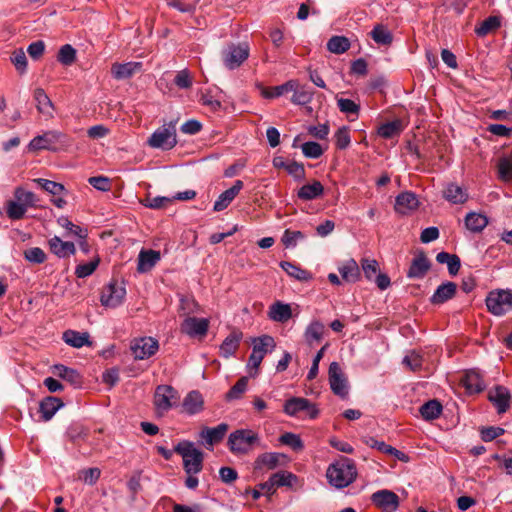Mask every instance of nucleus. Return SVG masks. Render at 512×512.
Returning a JSON list of instances; mask_svg holds the SVG:
<instances>
[{
  "label": "nucleus",
  "instance_id": "nucleus-40",
  "mask_svg": "<svg viewBox=\"0 0 512 512\" xmlns=\"http://www.w3.org/2000/svg\"><path fill=\"white\" fill-rule=\"evenodd\" d=\"M436 261L440 264H446L449 274L452 276H455L461 267L460 258L456 254H450L444 251L436 255Z\"/></svg>",
  "mask_w": 512,
  "mask_h": 512
},
{
  "label": "nucleus",
  "instance_id": "nucleus-26",
  "mask_svg": "<svg viewBox=\"0 0 512 512\" xmlns=\"http://www.w3.org/2000/svg\"><path fill=\"white\" fill-rule=\"evenodd\" d=\"M64 405L60 398L47 396L39 404V412L43 421H49Z\"/></svg>",
  "mask_w": 512,
  "mask_h": 512
},
{
  "label": "nucleus",
  "instance_id": "nucleus-44",
  "mask_svg": "<svg viewBox=\"0 0 512 512\" xmlns=\"http://www.w3.org/2000/svg\"><path fill=\"white\" fill-rule=\"evenodd\" d=\"M403 130L402 122L399 119H396L391 122L384 123L379 126L377 133L379 136L385 139L392 138L394 136L400 135Z\"/></svg>",
  "mask_w": 512,
  "mask_h": 512
},
{
  "label": "nucleus",
  "instance_id": "nucleus-8",
  "mask_svg": "<svg viewBox=\"0 0 512 512\" xmlns=\"http://www.w3.org/2000/svg\"><path fill=\"white\" fill-rule=\"evenodd\" d=\"M125 296L126 289L124 285L113 280L102 291L100 301L105 307L115 308L122 304Z\"/></svg>",
  "mask_w": 512,
  "mask_h": 512
},
{
  "label": "nucleus",
  "instance_id": "nucleus-33",
  "mask_svg": "<svg viewBox=\"0 0 512 512\" xmlns=\"http://www.w3.org/2000/svg\"><path fill=\"white\" fill-rule=\"evenodd\" d=\"M242 338V333L233 331L222 342L220 346V355L224 358L232 356L239 347Z\"/></svg>",
  "mask_w": 512,
  "mask_h": 512
},
{
  "label": "nucleus",
  "instance_id": "nucleus-10",
  "mask_svg": "<svg viewBox=\"0 0 512 512\" xmlns=\"http://www.w3.org/2000/svg\"><path fill=\"white\" fill-rule=\"evenodd\" d=\"M209 323L207 318L188 316L180 324V332L190 338H203L207 335Z\"/></svg>",
  "mask_w": 512,
  "mask_h": 512
},
{
  "label": "nucleus",
  "instance_id": "nucleus-13",
  "mask_svg": "<svg viewBox=\"0 0 512 512\" xmlns=\"http://www.w3.org/2000/svg\"><path fill=\"white\" fill-rule=\"evenodd\" d=\"M306 410L311 419H315L319 414V410L308 399L302 397H292L286 400L283 406V411L289 416H295Z\"/></svg>",
  "mask_w": 512,
  "mask_h": 512
},
{
  "label": "nucleus",
  "instance_id": "nucleus-3",
  "mask_svg": "<svg viewBox=\"0 0 512 512\" xmlns=\"http://www.w3.org/2000/svg\"><path fill=\"white\" fill-rule=\"evenodd\" d=\"M174 451L182 456L183 467L187 474H198L202 471L204 453L197 449L193 442L183 440L174 447Z\"/></svg>",
  "mask_w": 512,
  "mask_h": 512
},
{
  "label": "nucleus",
  "instance_id": "nucleus-60",
  "mask_svg": "<svg viewBox=\"0 0 512 512\" xmlns=\"http://www.w3.org/2000/svg\"><path fill=\"white\" fill-rule=\"evenodd\" d=\"M279 441L282 444L287 445L296 451H300L304 448V444L301 438L298 435L291 432H286L282 434L279 438Z\"/></svg>",
  "mask_w": 512,
  "mask_h": 512
},
{
  "label": "nucleus",
  "instance_id": "nucleus-38",
  "mask_svg": "<svg viewBox=\"0 0 512 512\" xmlns=\"http://www.w3.org/2000/svg\"><path fill=\"white\" fill-rule=\"evenodd\" d=\"M338 271L342 279L346 282L354 283L360 278V269L354 259L345 261L341 266L338 267Z\"/></svg>",
  "mask_w": 512,
  "mask_h": 512
},
{
  "label": "nucleus",
  "instance_id": "nucleus-12",
  "mask_svg": "<svg viewBox=\"0 0 512 512\" xmlns=\"http://www.w3.org/2000/svg\"><path fill=\"white\" fill-rule=\"evenodd\" d=\"M179 400L176 389L170 385H159L154 394V405L157 410L168 411Z\"/></svg>",
  "mask_w": 512,
  "mask_h": 512
},
{
  "label": "nucleus",
  "instance_id": "nucleus-42",
  "mask_svg": "<svg viewBox=\"0 0 512 512\" xmlns=\"http://www.w3.org/2000/svg\"><path fill=\"white\" fill-rule=\"evenodd\" d=\"M371 38L378 45L389 46L393 41V35L383 24H376L370 32Z\"/></svg>",
  "mask_w": 512,
  "mask_h": 512
},
{
  "label": "nucleus",
  "instance_id": "nucleus-23",
  "mask_svg": "<svg viewBox=\"0 0 512 512\" xmlns=\"http://www.w3.org/2000/svg\"><path fill=\"white\" fill-rule=\"evenodd\" d=\"M52 372L55 376L67 381L76 388L81 387L83 383V379L80 373L77 370L67 367L65 365H54L52 367Z\"/></svg>",
  "mask_w": 512,
  "mask_h": 512
},
{
  "label": "nucleus",
  "instance_id": "nucleus-11",
  "mask_svg": "<svg viewBox=\"0 0 512 512\" xmlns=\"http://www.w3.org/2000/svg\"><path fill=\"white\" fill-rule=\"evenodd\" d=\"M274 339L269 335H263L253 341V350L249 356L247 366L249 368L257 370L260 366L265 354L268 351V347H274Z\"/></svg>",
  "mask_w": 512,
  "mask_h": 512
},
{
  "label": "nucleus",
  "instance_id": "nucleus-20",
  "mask_svg": "<svg viewBox=\"0 0 512 512\" xmlns=\"http://www.w3.org/2000/svg\"><path fill=\"white\" fill-rule=\"evenodd\" d=\"M431 263L426 254L421 251L412 260L411 265L407 272L408 278H423L429 271Z\"/></svg>",
  "mask_w": 512,
  "mask_h": 512
},
{
  "label": "nucleus",
  "instance_id": "nucleus-51",
  "mask_svg": "<svg viewBox=\"0 0 512 512\" xmlns=\"http://www.w3.org/2000/svg\"><path fill=\"white\" fill-rule=\"evenodd\" d=\"M276 487H292L297 476L288 471H280L271 475Z\"/></svg>",
  "mask_w": 512,
  "mask_h": 512
},
{
  "label": "nucleus",
  "instance_id": "nucleus-49",
  "mask_svg": "<svg viewBox=\"0 0 512 512\" xmlns=\"http://www.w3.org/2000/svg\"><path fill=\"white\" fill-rule=\"evenodd\" d=\"M248 386V377L243 376L241 377L227 392L226 394V400H236L240 399L244 392L246 391Z\"/></svg>",
  "mask_w": 512,
  "mask_h": 512
},
{
  "label": "nucleus",
  "instance_id": "nucleus-52",
  "mask_svg": "<svg viewBox=\"0 0 512 512\" xmlns=\"http://www.w3.org/2000/svg\"><path fill=\"white\" fill-rule=\"evenodd\" d=\"M35 183H37L42 189H44L46 192L52 194V195H60L61 193L65 192V187L63 184L43 179V178H36L33 180Z\"/></svg>",
  "mask_w": 512,
  "mask_h": 512
},
{
  "label": "nucleus",
  "instance_id": "nucleus-32",
  "mask_svg": "<svg viewBox=\"0 0 512 512\" xmlns=\"http://www.w3.org/2000/svg\"><path fill=\"white\" fill-rule=\"evenodd\" d=\"M160 260V253L155 250H142L138 256L137 270L141 273L151 270Z\"/></svg>",
  "mask_w": 512,
  "mask_h": 512
},
{
  "label": "nucleus",
  "instance_id": "nucleus-1",
  "mask_svg": "<svg viewBox=\"0 0 512 512\" xmlns=\"http://www.w3.org/2000/svg\"><path fill=\"white\" fill-rule=\"evenodd\" d=\"M326 477L331 486L337 489L345 488L357 477L356 465L352 459L342 456L328 466Z\"/></svg>",
  "mask_w": 512,
  "mask_h": 512
},
{
  "label": "nucleus",
  "instance_id": "nucleus-50",
  "mask_svg": "<svg viewBox=\"0 0 512 512\" xmlns=\"http://www.w3.org/2000/svg\"><path fill=\"white\" fill-rule=\"evenodd\" d=\"M57 60L65 65L69 66L76 60V50L70 44L61 46L57 54Z\"/></svg>",
  "mask_w": 512,
  "mask_h": 512
},
{
  "label": "nucleus",
  "instance_id": "nucleus-18",
  "mask_svg": "<svg viewBox=\"0 0 512 512\" xmlns=\"http://www.w3.org/2000/svg\"><path fill=\"white\" fill-rule=\"evenodd\" d=\"M287 456L283 453L266 452L260 454L255 460L254 468L256 470L266 468L273 470L278 466L284 465L287 462Z\"/></svg>",
  "mask_w": 512,
  "mask_h": 512
},
{
  "label": "nucleus",
  "instance_id": "nucleus-31",
  "mask_svg": "<svg viewBox=\"0 0 512 512\" xmlns=\"http://www.w3.org/2000/svg\"><path fill=\"white\" fill-rule=\"evenodd\" d=\"M462 382L466 390L470 393H479L485 388V383L481 374L475 370L467 371Z\"/></svg>",
  "mask_w": 512,
  "mask_h": 512
},
{
  "label": "nucleus",
  "instance_id": "nucleus-24",
  "mask_svg": "<svg viewBox=\"0 0 512 512\" xmlns=\"http://www.w3.org/2000/svg\"><path fill=\"white\" fill-rule=\"evenodd\" d=\"M48 245L50 251L59 258H66L70 255H74L76 252V248L73 242L62 241L58 236L50 238Z\"/></svg>",
  "mask_w": 512,
  "mask_h": 512
},
{
  "label": "nucleus",
  "instance_id": "nucleus-48",
  "mask_svg": "<svg viewBox=\"0 0 512 512\" xmlns=\"http://www.w3.org/2000/svg\"><path fill=\"white\" fill-rule=\"evenodd\" d=\"M349 48L350 42L344 36H333L327 42V49L334 54H342Z\"/></svg>",
  "mask_w": 512,
  "mask_h": 512
},
{
  "label": "nucleus",
  "instance_id": "nucleus-27",
  "mask_svg": "<svg viewBox=\"0 0 512 512\" xmlns=\"http://www.w3.org/2000/svg\"><path fill=\"white\" fill-rule=\"evenodd\" d=\"M62 339L66 344L74 348L92 345L90 334L88 332H79L68 329L63 333Z\"/></svg>",
  "mask_w": 512,
  "mask_h": 512
},
{
  "label": "nucleus",
  "instance_id": "nucleus-7",
  "mask_svg": "<svg viewBox=\"0 0 512 512\" xmlns=\"http://www.w3.org/2000/svg\"><path fill=\"white\" fill-rule=\"evenodd\" d=\"M148 145L152 148H160L169 150L176 146V130L175 125L170 122L158 128L148 139Z\"/></svg>",
  "mask_w": 512,
  "mask_h": 512
},
{
  "label": "nucleus",
  "instance_id": "nucleus-39",
  "mask_svg": "<svg viewBox=\"0 0 512 512\" xmlns=\"http://www.w3.org/2000/svg\"><path fill=\"white\" fill-rule=\"evenodd\" d=\"M280 267L292 278L299 280V281H309L312 279V274L302 269L301 267L297 266L294 263L288 262V261H282L280 263Z\"/></svg>",
  "mask_w": 512,
  "mask_h": 512
},
{
  "label": "nucleus",
  "instance_id": "nucleus-34",
  "mask_svg": "<svg viewBox=\"0 0 512 512\" xmlns=\"http://www.w3.org/2000/svg\"><path fill=\"white\" fill-rule=\"evenodd\" d=\"M324 193V187L321 182L315 180L311 184L303 185L297 192L299 199L310 201L319 198Z\"/></svg>",
  "mask_w": 512,
  "mask_h": 512
},
{
  "label": "nucleus",
  "instance_id": "nucleus-54",
  "mask_svg": "<svg viewBox=\"0 0 512 512\" xmlns=\"http://www.w3.org/2000/svg\"><path fill=\"white\" fill-rule=\"evenodd\" d=\"M173 199L164 196H156L151 197L148 195L145 199L141 201V203L150 209H162L166 208L168 205L172 204Z\"/></svg>",
  "mask_w": 512,
  "mask_h": 512
},
{
  "label": "nucleus",
  "instance_id": "nucleus-37",
  "mask_svg": "<svg viewBox=\"0 0 512 512\" xmlns=\"http://www.w3.org/2000/svg\"><path fill=\"white\" fill-rule=\"evenodd\" d=\"M325 331V326L318 320L312 321L304 332V338L309 346L318 343L322 340Z\"/></svg>",
  "mask_w": 512,
  "mask_h": 512
},
{
  "label": "nucleus",
  "instance_id": "nucleus-2",
  "mask_svg": "<svg viewBox=\"0 0 512 512\" xmlns=\"http://www.w3.org/2000/svg\"><path fill=\"white\" fill-rule=\"evenodd\" d=\"M72 144L70 137L57 130H49L42 135L35 136L29 143L31 150L60 151L67 149Z\"/></svg>",
  "mask_w": 512,
  "mask_h": 512
},
{
  "label": "nucleus",
  "instance_id": "nucleus-28",
  "mask_svg": "<svg viewBox=\"0 0 512 512\" xmlns=\"http://www.w3.org/2000/svg\"><path fill=\"white\" fill-rule=\"evenodd\" d=\"M184 411L189 415L201 412L204 408V399L199 391H190L182 403Z\"/></svg>",
  "mask_w": 512,
  "mask_h": 512
},
{
  "label": "nucleus",
  "instance_id": "nucleus-36",
  "mask_svg": "<svg viewBox=\"0 0 512 512\" xmlns=\"http://www.w3.org/2000/svg\"><path fill=\"white\" fill-rule=\"evenodd\" d=\"M443 197L453 204H463L468 200L467 192L457 184L450 183L443 191Z\"/></svg>",
  "mask_w": 512,
  "mask_h": 512
},
{
  "label": "nucleus",
  "instance_id": "nucleus-29",
  "mask_svg": "<svg viewBox=\"0 0 512 512\" xmlns=\"http://www.w3.org/2000/svg\"><path fill=\"white\" fill-rule=\"evenodd\" d=\"M268 317L275 322L285 323L292 317L291 306L289 304L276 301L270 306Z\"/></svg>",
  "mask_w": 512,
  "mask_h": 512
},
{
  "label": "nucleus",
  "instance_id": "nucleus-58",
  "mask_svg": "<svg viewBox=\"0 0 512 512\" xmlns=\"http://www.w3.org/2000/svg\"><path fill=\"white\" fill-rule=\"evenodd\" d=\"M301 149L304 156L311 159H317L321 157L323 154V149L321 145L314 141L305 142L301 146Z\"/></svg>",
  "mask_w": 512,
  "mask_h": 512
},
{
  "label": "nucleus",
  "instance_id": "nucleus-6",
  "mask_svg": "<svg viewBox=\"0 0 512 512\" xmlns=\"http://www.w3.org/2000/svg\"><path fill=\"white\" fill-rule=\"evenodd\" d=\"M258 439V435L252 430L239 429L229 435L227 445L234 454H246Z\"/></svg>",
  "mask_w": 512,
  "mask_h": 512
},
{
  "label": "nucleus",
  "instance_id": "nucleus-41",
  "mask_svg": "<svg viewBox=\"0 0 512 512\" xmlns=\"http://www.w3.org/2000/svg\"><path fill=\"white\" fill-rule=\"evenodd\" d=\"M442 410V404L438 400L433 399L424 403L420 407L419 412L424 420H434L441 415Z\"/></svg>",
  "mask_w": 512,
  "mask_h": 512
},
{
  "label": "nucleus",
  "instance_id": "nucleus-55",
  "mask_svg": "<svg viewBox=\"0 0 512 512\" xmlns=\"http://www.w3.org/2000/svg\"><path fill=\"white\" fill-rule=\"evenodd\" d=\"M27 208H25L21 203L15 200H10L7 202L6 213L7 216L12 220H20L25 216Z\"/></svg>",
  "mask_w": 512,
  "mask_h": 512
},
{
  "label": "nucleus",
  "instance_id": "nucleus-22",
  "mask_svg": "<svg viewBox=\"0 0 512 512\" xmlns=\"http://www.w3.org/2000/svg\"><path fill=\"white\" fill-rule=\"evenodd\" d=\"M141 68V62L114 63L111 66V75L116 80H125L131 78Z\"/></svg>",
  "mask_w": 512,
  "mask_h": 512
},
{
  "label": "nucleus",
  "instance_id": "nucleus-57",
  "mask_svg": "<svg viewBox=\"0 0 512 512\" xmlns=\"http://www.w3.org/2000/svg\"><path fill=\"white\" fill-rule=\"evenodd\" d=\"M498 175L501 180L509 181L512 179V160L508 157H501L497 164Z\"/></svg>",
  "mask_w": 512,
  "mask_h": 512
},
{
  "label": "nucleus",
  "instance_id": "nucleus-21",
  "mask_svg": "<svg viewBox=\"0 0 512 512\" xmlns=\"http://www.w3.org/2000/svg\"><path fill=\"white\" fill-rule=\"evenodd\" d=\"M244 184L241 180H236L232 187L222 192L218 199L215 201L213 210L216 212H220L226 209L230 203L235 199V197L242 190Z\"/></svg>",
  "mask_w": 512,
  "mask_h": 512
},
{
  "label": "nucleus",
  "instance_id": "nucleus-25",
  "mask_svg": "<svg viewBox=\"0 0 512 512\" xmlns=\"http://www.w3.org/2000/svg\"><path fill=\"white\" fill-rule=\"evenodd\" d=\"M457 291V285L454 282H445L442 283L434 294L430 298V302L434 305H440L445 303L446 301L452 299Z\"/></svg>",
  "mask_w": 512,
  "mask_h": 512
},
{
  "label": "nucleus",
  "instance_id": "nucleus-47",
  "mask_svg": "<svg viewBox=\"0 0 512 512\" xmlns=\"http://www.w3.org/2000/svg\"><path fill=\"white\" fill-rule=\"evenodd\" d=\"M501 25L500 18L498 16H489L484 21L481 22L479 26L475 28V33L483 37L489 34L492 31L498 29Z\"/></svg>",
  "mask_w": 512,
  "mask_h": 512
},
{
  "label": "nucleus",
  "instance_id": "nucleus-59",
  "mask_svg": "<svg viewBox=\"0 0 512 512\" xmlns=\"http://www.w3.org/2000/svg\"><path fill=\"white\" fill-rule=\"evenodd\" d=\"M349 131V127L347 126H342L336 131L334 138L338 149L344 150L350 145L351 139Z\"/></svg>",
  "mask_w": 512,
  "mask_h": 512
},
{
  "label": "nucleus",
  "instance_id": "nucleus-56",
  "mask_svg": "<svg viewBox=\"0 0 512 512\" xmlns=\"http://www.w3.org/2000/svg\"><path fill=\"white\" fill-rule=\"evenodd\" d=\"M304 238L305 234L303 232L286 229L281 238V242L286 248H290L295 247L298 241L303 240Z\"/></svg>",
  "mask_w": 512,
  "mask_h": 512
},
{
  "label": "nucleus",
  "instance_id": "nucleus-9",
  "mask_svg": "<svg viewBox=\"0 0 512 512\" xmlns=\"http://www.w3.org/2000/svg\"><path fill=\"white\" fill-rule=\"evenodd\" d=\"M130 349L136 360H144L156 354L159 343L153 337H141L131 342Z\"/></svg>",
  "mask_w": 512,
  "mask_h": 512
},
{
  "label": "nucleus",
  "instance_id": "nucleus-19",
  "mask_svg": "<svg viewBox=\"0 0 512 512\" xmlns=\"http://www.w3.org/2000/svg\"><path fill=\"white\" fill-rule=\"evenodd\" d=\"M419 206V200L413 192H403L396 197L394 209L397 213L406 215L416 210Z\"/></svg>",
  "mask_w": 512,
  "mask_h": 512
},
{
  "label": "nucleus",
  "instance_id": "nucleus-63",
  "mask_svg": "<svg viewBox=\"0 0 512 512\" xmlns=\"http://www.w3.org/2000/svg\"><path fill=\"white\" fill-rule=\"evenodd\" d=\"M24 258L31 263L42 264L46 260V254L41 248L33 247L24 251Z\"/></svg>",
  "mask_w": 512,
  "mask_h": 512
},
{
  "label": "nucleus",
  "instance_id": "nucleus-15",
  "mask_svg": "<svg viewBox=\"0 0 512 512\" xmlns=\"http://www.w3.org/2000/svg\"><path fill=\"white\" fill-rule=\"evenodd\" d=\"M372 503L383 511H395L399 507V497L393 491L383 489L371 496Z\"/></svg>",
  "mask_w": 512,
  "mask_h": 512
},
{
  "label": "nucleus",
  "instance_id": "nucleus-64",
  "mask_svg": "<svg viewBox=\"0 0 512 512\" xmlns=\"http://www.w3.org/2000/svg\"><path fill=\"white\" fill-rule=\"evenodd\" d=\"M361 267L368 280H372L379 273V264L375 259H362Z\"/></svg>",
  "mask_w": 512,
  "mask_h": 512
},
{
  "label": "nucleus",
  "instance_id": "nucleus-62",
  "mask_svg": "<svg viewBox=\"0 0 512 512\" xmlns=\"http://www.w3.org/2000/svg\"><path fill=\"white\" fill-rule=\"evenodd\" d=\"M99 258H96L90 262L79 264L75 269V274L78 278H85L90 276L99 265Z\"/></svg>",
  "mask_w": 512,
  "mask_h": 512
},
{
  "label": "nucleus",
  "instance_id": "nucleus-17",
  "mask_svg": "<svg viewBox=\"0 0 512 512\" xmlns=\"http://www.w3.org/2000/svg\"><path fill=\"white\" fill-rule=\"evenodd\" d=\"M488 399L495 406L499 414L505 413L510 407L511 395L504 386H496L490 390Z\"/></svg>",
  "mask_w": 512,
  "mask_h": 512
},
{
  "label": "nucleus",
  "instance_id": "nucleus-45",
  "mask_svg": "<svg viewBox=\"0 0 512 512\" xmlns=\"http://www.w3.org/2000/svg\"><path fill=\"white\" fill-rule=\"evenodd\" d=\"M291 92H293L291 101H292V103H294L296 105H306L309 102H311V100L313 98V92L310 91L306 86L299 85L297 80H296V88L293 89Z\"/></svg>",
  "mask_w": 512,
  "mask_h": 512
},
{
  "label": "nucleus",
  "instance_id": "nucleus-16",
  "mask_svg": "<svg viewBox=\"0 0 512 512\" xmlns=\"http://www.w3.org/2000/svg\"><path fill=\"white\" fill-rule=\"evenodd\" d=\"M229 429L228 424L221 423L216 427H204L200 432V438L204 441L208 449H212L214 445L220 443Z\"/></svg>",
  "mask_w": 512,
  "mask_h": 512
},
{
  "label": "nucleus",
  "instance_id": "nucleus-61",
  "mask_svg": "<svg viewBox=\"0 0 512 512\" xmlns=\"http://www.w3.org/2000/svg\"><path fill=\"white\" fill-rule=\"evenodd\" d=\"M337 106L339 110L345 114H352L357 116L360 111V105L347 98H339L337 100Z\"/></svg>",
  "mask_w": 512,
  "mask_h": 512
},
{
  "label": "nucleus",
  "instance_id": "nucleus-35",
  "mask_svg": "<svg viewBox=\"0 0 512 512\" xmlns=\"http://www.w3.org/2000/svg\"><path fill=\"white\" fill-rule=\"evenodd\" d=\"M464 221L466 228L472 233H480L489 223L486 215L476 212H469Z\"/></svg>",
  "mask_w": 512,
  "mask_h": 512
},
{
  "label": "nucleus",
  "instance_id": "nucleus-43",
  "mask_svg": "<svg viewBox=\"0 0 512 512\" xmlns=\"http://www.w3.org/2000/svg\"><path fill=\"white\" fill-rule=\"evenodd\" d=\"M296 88V80H289L282 85L262 89L263 97L267 99L280 97Z\"/></svg>",
  "mask_w": 512,
  "mask_h": 512
},
{
  "label": "nucleus",
  "instance_id": "nucleus-53",
  "mask_svg": "<svg viewBox=\"0 0 512 512\" xmlns=\"http://www.w3.org/2000/svg\"><path fill=\"white\" fill-rule=\"evenodd\" d=\"M57 223L65 228L69 234L75 235L80 239H86L87 231L80 226L73 224L67 217L61 216L57 219Z\"/></svg>",
  "mask_w": 512,
  "mask_h": 512
},
{
  "label": "nucleus",
  "instance_id": "nucleus-4",
  "mask_svg": "<svg viewBox=\"0 0 512 512\" xmlns=\"http://www.w3.org/2000/svg\"><path fill=\"white\" fill-rule=\"evenodd\" d=\"M485 303L491 314L495 316H503L512 311V290H492L488 293Z\"/></svg>",
  "mask_w": 512,
  "mask_h": 512
},
{
  "label": "nucleus",
  "instance_id": "nucleus-5",
  "mask_svg": "<svg viewBox=\"0 0 512 512\" xmlns=\"http://www.w3.org/2000/svg\"><path fill=\"white\" fill-rule=\"evenodd\" d=\"M250 48L246 42L230 43L221 51L224 66L229 70L239 68L249 57Z\"/></svg>",
  "mask_w": 512,
  "mask_h": 512
},
{
  "label": "nucleus",
  "instance_id": "nucleus-30",
  "mask_svg": "<svg viewBox=\"0 0 512 512\" xmlns=\"http://www.w3.org/2000/svg\"><path fill=\"white\" fill-rule=\"evenodd\" d=\"M33 96L38 112L45 116L52 117L54 105L44 89L36 88Z\"/></svg>",
  "mask_w": 512,
  "mask_h": 512
},
{
  "label": "nucleus",
  "instance_id": "nucleus-14",
  "mask_svg": "<svg viewBox=\"0 0 512 512\" xmlns=\"http://www.w3.org/2000/svg\"><path fill=\"white\" fill-rule=\"evenodd\" d=\"M329 383L334 394L345 398L348 395L347 381L343 376L340 365L332 362L329 366Z\"/></svg>",
  "mask_w": 512,
  "mask_h": 512
},
{
  "label": "nucleus",
  "instance_id": "nucleus-46",
  "mask_svg": "<svg viewBox=\"0 0 512 512\" xmlns=\"http://www.w3.org/2000/svg\"><path fill=\"white\" fill-rule=\"evenodd\" d=\"M14 198L16 199V201L21 203L25 208L37 206L36 202L38 199L36 195L33 192L27 191L22 187L15 188Z\"/></svg>",
  "mask_w": 512,
  "mask_h": 512
}]
</instances>
